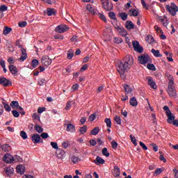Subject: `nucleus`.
<instances>
[{
  "label": "nucleus",
  "mask_w": 178,
  "mask_h": 178,
  "mask_svg": "<svg viewBox=\"0 0 178 178\" xmlns=\"http://www.w3.org/2000/svg\"><path fill=\"white\" fill-rule=\"evenodd\" d=\"M169 83L167 92L170 98H177V92L176 91V88L175 87V79L171 75L168 77Z\"/></svg>",
  "instance_id": "obj_1"
},
{
  "label": "nucleus",
  "mask_w": 178,
  "mask_h": 178,
  "mask_svg": "<svg viewBox=\"0 0 178 178\" xmlns=\"http://www.w3.org/2000/svg\"><path fill=\"white\" fill-rule=\"evenodd\" d=\"M129 67L124 62L119 61L117 63V70L118 73L120 74V76L124 79V74L127 70H129Z\"/></svg>",
  "instance_id": "obj_2"
},
{
  "label": "nucleus",
  "mask_w": 178,
  "mask_h": 178,
  "mask_svg": "<svg viewBox=\"0 0 178 178\" xmlns=\"http://www.w3.org/2000/svg\"><path fill=\"white\" fill-rule=\"evenodd\" d=\"M163 110L165 112V115L168 118L167 120L168 123H169V124H172L175 118V115L172 113V111H170V109H169L168 106H165L163 107Z\"/></svg>",
  "instance_id": "obj_3"
},
{
  "label": "nucleus",
  "mask_w": 178,
  "mask_h": 178,
  "mask_svg": "<svg viewBox=\"0 0 178 178\" xmlns=\"http://www.w3.org/2000/svg\"><path fill=\"white\" fill-rule=\"evenodd\" d=\"M165 9L172 16H176V13L178 12V7L175 3H171L170 5L165 6Z\"/></svg>",
  "instance_id": "obj_4"
},
{
  "label": "nucleus",
  "mask_w": 178,
  "mask_h": 178,
  "mask_svg": "<svg viewBox=\"0 0 178 178\" xmlns=\"http://www.w3.org/2000/svg\"><path fill=\"white\" fill-rule=\"evenodd\" d=\"M138 60L140 65H147V63H150L152 62L151 58L148 54H143L138 57Z\"/></svg>",
  "instance_id": "obj_5"
},
{
  "label": "nucleus",
  "mask_w": 178,
  "mask_h": 178,
  "mask_svg": "<svg viewBox=\"0 0 178 178\" xmlns=\"http://www.w3.org/2000/svg\"><path fill=\"white\" fill-rule=\"evenodd\" d=\"M132 45L134 47V51L138 52V54H143L144 52V49L143 47L140 46V43L137 40L132 41Z\"/></svg>",
  "instance_id": "obj_6"
},
{
  "label": "nucleus",
  "mask_w": 178,
  "mask_h": 178,
  "mask_svg": "<svg viewBox=\"0 0 178 178\" xmlns=\"http://www.w3.org/2000/svg\"><path fill=\"white\" fill-rule=\"evenodd\" d=\"M41 63L43 66L48 67L52 63V59L49 58L48 56H43L41 59Z\"/></svg>",
  "instance_id": "obj_7"
},
{
  "label": "nucleus",
  "mask_w": 178,
  "mask_h": 178,
  "mask_svg": "<svg viewBox=\"0 0 178 178\" xmlns=\"http://www.w3.org/2000/svg\"><path fill=\"white\" fill-rule=\"evenodd\" d=\"M67 25H59L57 26L55 29L56 33H59L60 34H62V33H65V31H67Z\"/></svg>",
  "instance_id": "obj_8"
},
{
  "label": "nucleus",
  "mask_w": 178,
  "mask_h": 178,
  "mask_svg": "<svg viewBox=\"0 0 178 178\" xmlns=\"http://www.w3.org/2000/svg\"><path fill=\"white\" fill-rule=\"evenodd\" d=\"M124 63H126L127 65L130 68L133 65V63H134V59L133 58V56L127 55L125 57V61Z\"/></svg>",
  "instance_id": "obj_9"
},
{
  "label": "nucleus",
  "mask_w": 178,
  "mask_h": 178,
  "mask_svg": "<svg viewBox=\"0 0 178 178\" xmlns=\"http://www.w3.org/2000/svg\"><path fill=\"white\" fill-rule=\"evenodd\" d=\"M146 80L147 81V84L151 87V88H153V90H156L157 86L155 81H154V79H152V77L147 76L146 77Z\"/></svg>",
  "instance_id": "obj_10"
},
{
  "label": "nucleus",
  "mask_w": 178,
  "mask_h": 178,
  "mask_svg": "<svg viewBox=\"0 0 178 178\" xmlns=\"http://www.w3.org/2000/svg\"><path fill=\"white\" fill-rule=\"evenodd\" d=\"M3 161L6 163H12L15 161V157H13L10 154H6L3 156Z\"/></svg>",
  "instance_id": "obj_11"
},
{
  "label": "nucleus",
  "mask_w": 178,
  "mask_h": 178,
  "mask_svg": "<svg viewBox=\"0 0 178 178\" xmlns=\"http://www.w3.org/2000/svg\"><path fill=\"white\" fill-rule=\"evenodd\" d=\"M0 84L4 87H8V86H12V82L5 77L0 76Z\"/></svg>",
  "instance_id": "obj_12"
},
{
  "label": "nucleus",
  "mask_w": 178,
  "mask_h": 178,
  "mask_svg": "<svg viewBox=\"0 0 178 178\" xmlns=\"http://www.w3.org/2000/svg\"><path fill=\"white\" fill-rule=\"evenodd\" d=\"M4 172L9 177H10V176L13 175V172H15V170L13 169V168L11 167H6L4 169Z\"/></svg>",
  "instance_id": "obj_13"
},
{
  "label": "nucleus",
  "mask_w": 178,
  "mask_h": 178,
  "mask_svg": "<svg viewBox=\"0 0 178 178\" xmlns=\"http://www.w3.org/2000/svg\"><path fill=\"white\" fill-rule=\"evenodd\" d=\"M101 2L104 9H105L106 10H111V8L109 7L108 0H101Z\"/></svg>",
  "instance_id": "obj_14"
},
{
  "label": "nucleus",
  "mask_w": 178,
  "mask_h": 178,
  "mask_svg": "<svg viewBox=\"0 0 178 178\" xmlns=\"http://www.w3.org/2000/svg\"><path fill=\"white\" fill-rule=\"evenodd\" d=\"M94 163H95V165H104V163H105V160H104L102 157L97 156L96 159L94 161Z\"/></svg>",
  "instance_id": "obj_15"
},
{
  "label": "nucleus",
  "mask_w": 178,
  "mask_h": 178,
  "mask_svg": "<svg viewBox=\"0 0 178 178\" xmlns=\"http://www.w3.org/2000/svg\"><path fill=\"white\" fill-rule=\"evenodd\" d=\"M113 175L114 177H119L120 176V168L118 166H115L113 170Z\"/></svg>",
  "instance_id": "obj_16"
},
{
  "label": "nucleus",
  "mask_w": 178,
  "mask_h": 178,
  "mask_svg": "<svg viewBox=\"0 0 178 178\" xmlns=\"http://www.w3.org/2000/svg\"><path fill=\"white\" fill-rule=\"evenodd\" d=\"M32 141L34 144H38L40 141H41V136H40L38 134L32 136Z\"/></svg>",
  "instance_id": "obj_17"
},
{
  "label": "nucleus",
  "mask_w": 178,
  "mask_h": 178,
  "mask_svg": "<svg viewBox=\"0 0 178 178\" xmlns=\"http://www.w3.org/2000/svg\"><path fill=\"white\" fill-rule=\"evenodd\" d=\"M26 172V168L23 165H19L17 166V173H19V175H23Z\"/></svg>",
  "instance_id": "obj_18"
},
{
  "label": "nucleus",
  "mask_w": 178,
  "mask_h": 178,
  "mask_svg": "<svg viewBox=\"0 0 178 178\" xmlns=\"http://www.w3.org/2000/svg\"><path fill=\"white\" fill-rule=\"evenodd\" d=\"M67 125V131H70V133H74L76 131V127L72 124H66Z\"/></svg>",
  "instance_id": "obj_19"
},
{
  "label": "nucleus",
  "mask_w": 178,
  "mask_h": 178,
  "mask_svg": "<svg viewBox=\"0 0 178 178\" xmlns=\"http://www.w3.org/2000/svg\"><path fill=\"white\" fill-rule=\"evenodd\" d=\"M117 31L120 34V35H122V37H126V35H127V31H126V29L122 26L119 28Z\"/></svg>",
  "instance_id": "obj_20"
},
{
  "label": "nucleus",
  "mask_w": 178,
  "mask_h": 178,
  "mask_svg": "<svg viewBox=\"0 0 178 178\" xmlns=\"http://www.w3.org/2000/svg\"><path fill=\"white\" fill-rule=\"evenodd\" d=\"M9 67V70L10 72V73H12L13 74H16L18 72L17 70V67H16V66L13 65H10L8 66Z\"/></svg>",
  "instance_id": "obj_21"
},
{
  "label": "nucleus",
  "mask_w": 178,
  "mask_h": 178,
  "mask_svg": "<svg viewBox=\"0 0 178 178\" xmlns=\"http://www.w3.org/2000/svg\"><path fill=\"white\" fill-rule=\"evenodd\" d=\"M125 27L127 30H132V29H134V24H133V22L131 21H127Z\"/></svg>",
  "instance_id": "obj_22"
},
{
  "label": "nucleus",
  "mask_w": 178,
  "mask_h": 178,
  "mask_svg": "<svg viewBox=\"0 0 178 178\" xmlns=\"http://www.w3.org/2000/svg\"><path fill=\"white\" fill-rule=\"evenodd\" d=\"M151 52L156 58H162V54H161L159 50H155V49H152Z\"/></svg>",
  "instance_id": "obj_23"
},
{
  "label": "nucleus",
  "mask_w": 178,
  "mask_h": 178,
  "mask_svg": "<svg viewBox=\"0 0 178 178\" xmlns=\"http://www.w3.org/2000/svg\"><path fill=\"white\" fill-rule=\"evenodd\" d=\"M124 89L126 94H131V92H133V88H131L127 84H124Z\"/></svg>",
  "instance_id": "obj_24"
},
{
  "label": "nucleus",
  "mask_w": 178,
  "mask_h": 178,
  "mask_svg": "<svg viewBox=\"0 0 178 178\" xmlns=\"http://www.w3.org/2000/svg\"><path fill=\"white\" fill-rule=\"evenodd\" d=\"M12 147L8 144H5L2 145V150L4 152H9V151H11Z\"/></svg>",
  "instance_id": "obj_25"
},
{
  "label": "nucleus",
  "mask_w": 178,
  "mask_h": 178,
  "mask_svg": "<svg viewBox=\"0 0 178 178\" xmlns=\"http://www.w3.org/2000/svg\"><path fill=\"white\" fill-rule=\"evenodd\" d=\"M129 104L131 106H137V105H138V102H137V99H136V97L131 98Z\"/></svg>",
  "instance_id": "obj_26"
},
{
  "label": "nucleus",
  "mask_w": 178,
  "mask_h": 178,
  "mask_svg": "<svg viewBox=\"0 0 178 178\" xmlns=\"http://www.w3.org/2000/svg\"><path fill=\"white\" fill-rule=\"evenodd\" d=\"M86 10L91 13V15H95V10L94 8L91 6V4H88L86 6Z\"/></svg>",
  "instance_id": "obj_27"
},
{
  "label": "nucleus",
  "mask_w": 178,
  "mask_h": 178,
  "mask_svg": "<svg viewBox=\"0 0 178 178\" xmlns=\"http://www.w3.org/2000/svg\"><path fill=\"white\" fill-rule=\"evenodd\" d=\"M129 16H138V10L136 9H131L129 10Z\"/></svg>",
  "instance_id": "obj_28"
},
{
  "label": "nucleus",
  "mask_w": 178,
  "mask_h": 178,
  "mask_svg": "<svg viewBox=\"0 0 178 178\" xmlns=\"http://www.w3.org/2000/svg\"><path fill=\"white\" fill-rule=\"evenodd\" d=\"M71 161L73 163H79V162H80L81 159L79 156H72L71 157Z\"/></svg>",
  "instance_id": "obj_29"
},
{
  "label": "nucleus",
  "mask_w": 178,
  "mask_h": 178,
  "mask_svg": "<svg viewBox=\"0 0 178 178\" xmlns=\"http://www.w3.org/2000/svg\"><path fill=\"white\" fill-rule=\"evenodd\" d=\"M10 106L13 109H15V108H17L19 106V102L13 101L10 102Z\"/></svg>",
  "instance_id": "obj_30"
},
{
  "label": "nucleus",
  "mask_w": 178,
  "mask_h": 178,
  "mask_svg": "<svg viewBox=\"0 0 178 178\" xmlns=\"http://www.w3.org/2000/svg\"><path fill=\"white\" fill-rule=\"evenodd\" d=\"M47 15L49 16H54V15H56V11L54 8L47 9Z\"/></svg>",
  "instance_id": "obj_31"
},
{
  "label": "nucleus",
  "mask_w": 178,
  "mask_h": 178,
  "mask_svg": "<svg viewBox=\"0 0 178 178\" xmlns=\"http://www.w3.org/2000/svg\"><path fill=\"white\" fill-rule=\"evenodd\" d=\"M120 17H121L122 20L126 21L127 20V13H119Z\"/></svg>",
  "instance_id": "obj_32"
},
{
  "label": "nucleus",
  "mask_w": 178,
  "mask_h": 178,
  "mask_svg": "<svg viewBox=\"0 0 178 178\" xmlns=\"http://www.w3.org/2000/svg\"><path fill=\"white\" fill-rule=\"evenodd\" d=\"M147 67L149 70H152V72H155V70H156V68L155 67V65L154 64L147 63Z\"/></svg>",
  "instance_id": "obj_33"
},
{
  "label": "nucleus",
  "mask_w": 178,
  "mask_h": 178,
  "mask_svg": "<svg viewBox=\"0 0 178 178\" xmlns=\"http://www.w3.org/2000/svg\"><path fill=\"white\" fill-rule=\"evenodd\" d=\"M67 59H72V58L74 56V51H73V50H70L67 51Z\"/></svg>",
  "instance_id": "obj_34"
},
{
  "label": "nucleus",
  "mask_w": 178,
  "mask_h": 178,
  "mask_svg": "<svg viewBox=\"0 0 178 178\" xmlns=\"http://www.w3.org/2000/svg\"><path fill=\"white\" fill-rule=\"evenodd\" d=\"M104 122L107 127H109V128L112 127V121L111 120V118H106L104 120Z\"/></svg>",
  "instance_id": "obj_35"
},
{
  "label": "nucleus",
  "mask_w": 178,
  "mask_h": 178,
  "mask_svg": "<svg viewBox=\"0 0 178 178\" xmlns=\"http://www.w3.org/2000/svg\"><path fill=\"white\" fill-rule=\"evenodd\" d=\"M99 133V127H95L92 131H91V134L92 136H97Z\"/></svg>",
  "instance_id": "obj_36"
},
{
  "label": "nucleus",
  "mask_w": 178,
  "mask_h": 178,
  "mask_svg": "<svg viewBox=\"0 0 178 178\" xmlns=\"http://www.w3.org/2000/svg\"><path fill=\"white\" fill-rule=\"evenodd\" d=\"M10 31H12L11 28H9L8 26H5V29L3 31V34H4V35H7V34H9V33H10Z\"/></svg>",
  "instance_id": "obj_37"
},
{
  "label": "nucleus",
  "mask_w": 178,
  "mask_h": 178,
  "mask_svg": "<svg viewBox=\"0 0 178 178\" xmlns=\"http://www.w3.org/2000/svg\"><path fill=\"white\" fill-rule=\"evenodd\" d=\"M35 130H36L37 133H42L44 131V129L41 127L40 125H35Z\"/></svg>",
  "instance_id": "obj_38"
},
{
  "label": "nucleus",
  "mask_w": 178,
  "mask_h": 178,
  "mask_svg": "<svg viewBox=\"0 0 178 178\" xmlns=\"http://www.w3.org/2000/svg\"><path fill=\"white\" fill-rule=\"evenodd\" d=\"M114 120L117 123V124H122V119H120V117L119 115H115L114 118Z\"/></svg>",
  "instance_id": "obj_39"
},
{
  "label": "nucleus",
  "mask_w": 178,
  "mask_h": 178,
  "mask_svg": "<svg viewBox=\"0 0 178 178\" xmlns=\"http://www.w3.org/2000/svg\"><path fill=\"white\" fill-rule=\"evenodd\" d=\"M113 26L117 31H118L119 29L122 27V26H120V23L118 22L117 19L115 20Z\"/></svg>",
  "instance_id": "obj_40"
},
{
  "label": "nucleus",
  "mask_w": 178,
  "mask_h": 178,
  "mask_svg": "<svg viewBox=\"0 0 178 178\" xmlns=\"http://www.w3.org/2000/svg\"><path fill=\"white\" fill-rule=\"evenodd\" d=\"M115 44H122L123 42V39L122 38H114Z\"/></svg>",
  "instance_id": "obj_41"
},
{
  "label": "nucleus",
  "mask_w": 178,
  "mask_h": 178,
  "mask_svg": "<svg viewBox=\"0 0 178 178\" xmlns=\"http://www.w3.org/2000/svg\"><path fill=\"white\" fill-rule=\"evenodd\" d=\"M162 172H163L162 168H157V169L154 171L153 175L155 176V177H156V176H158L159 175H161V173H162Z\"/></svg>",
  "instance_id": "obj_42"
},
{
  "label": "nucleus",
  "mask_w": 178,
  "mask_h": 178,
  "mask_svg": "<svg viewBox=\"0 0 178 178\" xmlns=\"http://www.w3.org/2000/svg\"><path fill=\"white\" fill-rule=\"evenodd\" d=\"M154 30L159 33V34H163V31L161 29V27L158 26L157 25L154 26Z\"/></svg>",
  "instance_id": "obj_43"
},
{
  "label": "nucleus",
  "mask_w": 178,
  "mask_h": 178,
  "mask_svg": "<svg viewBox=\"0 0 178 178\" xmlns=\"http://www.w3.org/2000/svg\"><path fill=\"white\" fill-rule=\"evenodd\" d=\"M146 41L149 43V44H152V42H154V38L151 35H148L146 38Z\"/></svg>",
  "instance_id": "obj_44"
},
{
  "label": "nucleus",
  "mask_w": 178,
  "mask_h": 178,
  "mask_svg": "<svg viewBox=\"0 0 178 178\" xmlns=\"http://www.w3.org/2000/svg\"><path fill=\"white\" fill-rule=\"evenodd\" d=\"M108 16L110 19H112V20H116V15L113 12H110L108 13Z\"/></svg>",
  "instance_id": "obj_45"
},
{
  "label": "nucleus",
  "mask_w": 178,
  "mask_h": 178,
  "mask_svg": "<svg viewBox=\"0 0 178 178\" xmlns=\"http://www.w3.org/2000/svg\"><path fill=\"white\" fill-rule=\"evenodd\" d=\"M3 104L4 106V109H6V112H10V111H12V108H10V106H9V104L6 103H3Z\"/></svg>",
  "instance_id": "obj_46"
},
{
  "label": "nucleus",
  "mask_w": 178,
  "mask_h": 178,
  "mask_svg": "<svg viewBox=\"0 0 178 178\" xmlns=\"http://www.w3.org/2000/svg\"><path fill=\"white\" fill-rule=\"evenodd\" d=\"M79 131H80L81 134H84L85 133L87 132V127L83 126V127H81L79 129Z\"/></svg>",
  "instance_id": "obj_47"
},
{
  "label": "nucleus",
  "mask_w": 178,
  "mask_h": 178,
  "mask_svg": "<svg viewBox=\"0 0 178 178\" xmlns=\"http://www.w3.org/2000/svg\"><path fill=\"white\" fill-rule=\"evenodd\" d=\"M46 83L47 80H45L44 79H40L38 81V84H39V86H44V84H45Z\"/></svg>",
  "instance_id": "obj_48"
},
{
  "label": "nucleus",
  "mask_w": 178,
  "mask_h": 178,
  "mask_svg": "<svg viewBox=\"0 0 178 178\" xmlns=\"http://www.w3.org/2000/svg\"><path fill=\"white\" fill-rule=\"evenodd\" d=\"M102 154L104 156H109V152H108V149L106 147L103 148Z\"/></svg>",
  "instance_id": "obj_49"
},
{
  "label": "nucleus",
  "mask_w": 178,
  "mask_h": 178,
  "mask_svg": "<svg viewBox=\"0 0 178 178\" xmlns=\"http://www.w3.org/2000/svg\"><path fill=\"white\" fill-rule=\"evenodd\" d=\"M20 136L23 138V140L27 139V134L24 131H22L20 132Z\"/></svg>",
  "instance_id": "obj_50"
},
{
  "label": "nucleus",
  "mask_w": 178,
  "mask_h": 178,
  "mask_svg": "<svg viewBox=\"0 0 178 178\" xmlns=\"http://www.w3.org/2000/svg\"><path fill=\"white\" fill-rule=\"evenodd\" d=\"M130 138H131V143H133V144L136 146L137 140L136 139V137L133 136V135H130Z\"/></svg>",
  "instance_id": "obj_51"
},
{
  "label": "nucleus",
  "mask_w": 178,
  "mask_h": 178,
  "mask_svg": "<svg viewBox=\"0 0 178 178\" xmlns=\"http://www.w3.org/2000/svg\"><path fill=\"white\" fill-rule=\"evenodd\" d=\"M51 145L52 148H54V149H59V147L58 146V143L56 142H51Z\"/></svg>",
  "instance_id": "obj_52"
},
{
  "label": "nucleus",
  "mask_w": 178,
  "mask_h": 178,
  "mask_svg": "<svg viewBox=\"0 0 178 178\" xmlns=\"http://www.w3.org/2000/svg\"><path fill=\"white\" fill-rule=\"evenodd\" d=\"M97 15H98V17H99V19H101L102 20H103V22H106V18L105 17V15H104V14H102V13H98Z\"/></svg>",
  "instance_id": "obj_53"
},
{
  "label": "nucleus",
  "mask_w": 178,
  "mask_h": 178,
  "mask_svg": "<svg viewBox=\"0 0 178 178\" xmlns=\"http://www.w3.org/2000/svg\"><path fill=\"white\" fill-rule=\"evenodd\" d=\"M27 59V55H22L19 58H18V60L19 62H24Z\"/></svg>",
  "instance_id": "obj_54"
},
{
  "label": "nucleus",
  "mask_w": 178,
  "mask_h": 178,
  "mask_svg": "<svg viewBox=\"0 0 178 178\" xmlns=\"http://www.w3.org/2000/svg\"><path fill=\"white\" fill-rule=\"evenodd\" d=\"M14 161L15 162H23V159H22V157L19 156H15Z\"/></svg>",
  "instance_id": "obj_55"
},
{
  "label": "nucleus",
  "mask_w": 178,
  "mask_h": 178,
  "mask_svg": "<svg viewBox=\"0 0 178 178\" xmlns=\"http://www.w3.org/2000/svg\"><path fill=\"white\" fill-rule=\"evenodd\" d=\"M38 65H39L38 60L34 59V60H32V66H33V67H35L36 66H38Z\"/></svg>",
  "instance_id": "obj_56"
},
{
  "label": "nucleus",
  "mask_w": 178,
  "mask_h": 178,
  "mask_svg": "<svg viewBox=\"0 0 178 178\" xmlns=\"http://www.w3.org/2000/svg\"><path fill=\"white\" fill-rule=\"evenodd\" d=\"M12 112H13V115L14 116V118H19V116H20L19 111H17L16 110H13Z\"/></svg>",
  "instance_id": "obj_57"
},
{
  "label": "nucleus",
  "mask_w": 178,
  "mask_h": 178,
  "mask_svg": "<svg viewBox=\"0 0 178 178\" xmlns=\"http://www.w3.org/2000/svg\"><path fill=\"white\" fill-rule=\"evenodd\" d=\"M19 27H26L27 26V22L26 21H23V22H19Z\"/></svg>",
  "instance_id": "obj_58"
},
{
  "label": "nucleus",
  "mask_w": 178,
  "mask_h": 178,
  "mask_svg": "<svg viewBox=\"0 0 178 178\" xmlns=\"http://www.w3.org/2000/svg\"><path fill=\"white\" fill-rule=\"evenodd\" d=\"M111 146H112V148H113V149H116V148H118V143L115 142V140H113L111 142Z\"/></svg>",
  "instance_id": "obj_59"
},
{
  "label": "nucleus",
  "mask_w": 178,
  "mask_h": 178,
  "mask_svg": "<svg viewBox=\"0 0 178 178\" xmlns=\"http://www.w3.org/2000/svg\"><path fill=\"white\" fill-rule=\"evenodd\" d=\"M17 109H18V111H19V113H21V115H26V112H24V110H23V108H22V106H19Z\"/></svg>",
  "instance_id": "obj_60"
},
{
  "label": "nucleus",
  "mask_w": 178,
  "mask_h": 178,
  "mask_svg": "<svg viewBox=\"0 0 178 178\" xmlns=\"http://www.w3.org/2000/svg\"><path fill=\"white\" fill-rule=\"evenodd\" d=\"M71 108H72V102H68L65 106V110L69 111V109H70Z\"/></svg>",
  "instance_id": "obj_61"
},
{
  "label": "nucleus",
  "mask_w": 178,
  "mask_h": 178,
  "mask_svg": "<svg viewBox=\"0 0 178 178\" xmlns=\"http://www.w3.org/2000/svg\"><path fill=\"white\" fill-rule=\"evenodd\" d=\"M151 146L153 147L154 152H158V146L155 143H152Z\"/></svg>",
  "instance_id": "obj_62"
},
{
  "label": "nucleus",
  "mask_w": 178,
  "mask_h": 178,
  "mask_svg": "<svg viewBox=\"0 0 178 178\" xmlns=\"http://www.w3.org/2000/svg\"><path fill=\"white\" fill-rule=\"evenodd\" d=\"M42 112H45V107H39L38 108V113H42Z\"/></svg>",
  "instance_id": "obj_63"
},
{
  "label": "nucleus",
  "mask_w": 178,
  "mask_h": 178,
  "mask_svg": "<svg viewBox=\"0 0 178 178\" xmlns=\"http://www.w3.org/2000/svg\"><path fill=\"white\" fill-rule=\"evenodd\" d=\"M40 137H42V138H48L49 135H48V133L44 132L40 135Z\"/></svg>",
  "instance_id": "obj_64"
}]
</instances>
